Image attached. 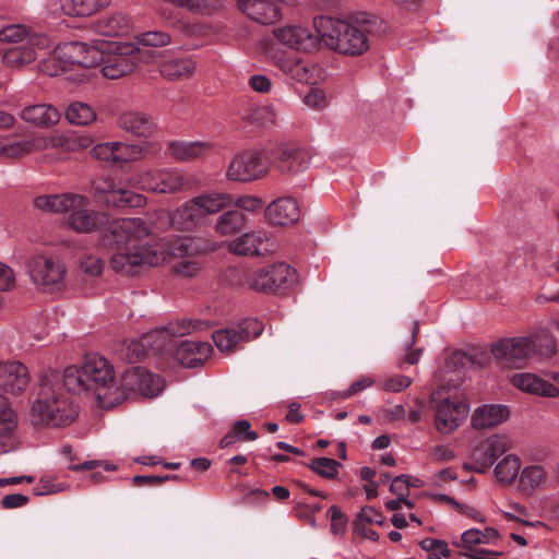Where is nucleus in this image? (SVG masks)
Here are the masks:
<instances>
[{
	"label": "nucleus",
	"mask_w": 559,
	"mask_h": 559,
	"mask_svg": "<svg viewBox=\"0 0 559 559\" xmlns=\"http://www.w3.org/2000/svg\"><path fill=\"white\" fill-rule=\"evenodd\" d=\"M103 228V243L118 247L111 255L110 265L114 271L126 275L138 274L146 266L160 265L171 255L188 252V239L171 242L167 238H160L145 245L133 243L148 235L145 222L138 217L108 219Z\"/></svg>",
	"instance_id": "nucleus-1"
},
{
	"label": "nucleus",
	"mask_w": 559,
	"mask_h": 559,
	"mask_svg": "<svg viewBox=\"0 0 559 559\" xmlns=\"http://www.w3.org/2000/svg\"><path fill=\"white\" fill-rule=\"evenodd\" d=\"M62 383L69 392H93L104 408H111L124 401L123 390H119L115 381L111 364L98 354H87L80 365L67 367Z\"/></svg>",
	"instance_id": "nucleus-2"
},
{
	"label": "nucleus",
	"mask_w": 559,
	"mask_h": 559,
	"mask_svg": "<svg viewBox=\"0 0 559 559\" xmlns=\"http://www.w3.org/2000/svg\"><path fill=\"white\" fill-rule=\"evenodd\" d=\"M321 40L331 49L348 56H359L369 48V36L384 31L376 15L359 12L347 20L320 16L314 19Z\"/></svg>",
	"instance_id": "nucleus-3"
},
{
	"label": "nucleus",
	"mask_w": 559,
	"mask_h": 559,
	"mask_svg": "<svg viewBox=\"0 0 559 559\" xmlns=\"http://www.w3.org/2000/svg\"><path fill=\"white\" fill-rule=\"evenodd\" d=\"M79 411L72 400L62 391L55 371L40 379V388L31 406V419L38 427H66L78 417Z\"/></svg>",
	"instance_id": "nucleus-4"
},
{
	"label": "nucleus",
	"mask_w": 559,
	"mask_h": 559,
	"mask_svg": "<svg viewBox=\"0 0 559 559\" xmlns=\"http://www.w3.org/2000/svg\"><path fill=\"white\" fill-rule=\"evenodd\" d=\"M34 203L41 211L67 215L69 226L78 233H92L108 223L105 213L88 210V199L82 194L40 195Z\"/></svg>",
	"instance_id": "nucleus-5"
},
{
	"label": "nucleus",
	"mask_w": 559,
	"mask_h": 559,
	"mask_svg": "<svg viewBox=\"0 0 559 559\" xmlns=\"http://www.w3.org/2000/svg\"><path fill=\"white\" fill-rule=\"evenodd\" d=\"M0 43L11 44L4 50L2 62L11 69H21L34 62L38 52L51 46L49 36L21 25L10 24L0 29Z\"/></svg>",
	"instance_id": "nucleus-6"
},
{
	"label": "nucleus",
	"mask_w": 559,
	"mask_h": 559,
	"mask_svg": "<svg viewBox=\"0 0 559 559\" xmlns=\"http://www.w3.org/2000/svg\"><path fill=\"white\" fill-rule=\"evenodd\" d=\"M100 40L67 41L59 44L50 58L45 60L40 70L49 76L60 75L74 67L88 69L99 64Z\"/></svg>",
	"instance_id": "nucleus-7"
},
{
	"label": "nucleus",
	"mask_w": 559,
	"mask_h": 559,
	"mask_svg": "<svg viewBox=\"0 0 559 559\" xmlns=\"http://www.w3.org/2000/svg\"><path fill=\"white\" fill-rule=\"evenodd\" d=\"M231 204L233 197L228 193L218 191L201 193L173 212L171 225L178 230H193L203 225L209 215L222 213Z\"/></svg>",
	"instance_id": "nucleus-8"
},
{
	"label": "nucleus",
	"mask_w": 559,
	"mask_h": 559,
	"mask_svg": "<svg viewBox=\"0 0 559 559\" xmlns=\"http://www.w3.org/2000/svg\"><path fill=\"white\" fill-rule=\"evenodd\" d=\"M207 328V323L200 320H180L170 322L164 329L156 330L142 340V343L132 341L121 344L119 356L127 362H136L144 356V347L151 346L155 352L165 350L171 343L173 336H183L193 331Z\"/></svg>",
	"instance_id": "nucleus-9"
},
{
	"label": "nucleus",
	"mask_w": 559,
	"mask_h": 559,
	"mask_svg": "<svg viewBox=\"0 0 559 559\" xmlns=\"http://www.w3.org/2000/svg\"><path fill=\"white\" fill-rule=\"evenodd\" d=\"M537 341H543L546 355L556 353L555 338L547 333L535 337L519 336L501 338L491 345V354L503 367L519 368L537 352Z\"/></svg>",
	"instance_id": "nucleus-10"
},
{
	"label": "nucleus",
	"mask_w": 559,
	"mask_h": 559,
	"mask_svg": "<svg viewBox=\"0 0 559 559\" xmlns=\"http://www.w3.org/2000/svg\"><path fill=\"white\" fill-rule=\"evenodd\" d=\"M99 60L100 72L104 78L118 80L133 72L140 61V49L133 43L100 40Z\"/></svg>",
	"instance_id": "nucleus-11"
},
{
	"label": "nucleus",
	"mask_w": 559,
	"mask_h": 559,
	"mask_svg": "<svg viewBox=\"0 0 559 559\" xmlns=\"http://www.w3.org/2000/svg\"><path fill=\"white\" fill-rule=\"evenodd\" d=\"M275 151L273 142L265 143L260 148L241 152L230 160L226 177L233 181L248 182L263 177L270 165V157Z\"/></svg>",
	"instance_id": "nucleus-12"
},
{
	"label": "nucleus",
	"mask_w": 559,
	"mask_h": 559,
	"mask_svg": "<svg viewBox=\"0 0 559 559\" xmlns=\"http://www.w3.org/2000/svg\"><path fill=\"white\" fill-rule=\"evenodd\" d=\"M128 183L162 194L176 193L191 187L189 177L178 169H148L130 177Z\"/></svg>",
	"instance_id": "nucleus-13"
},
{
	"label": "nucleus",
	"mask_w": 559,
	"mask_h": 559,
	"mask_svg": "<svg viewBox=\"0 0 559 559\" xmlns=\"http://www.w3.org/2000/svg\"><path fill=\"white\" fill-rule=\"evenodd\" d=\"M27 272L35 285L51 292L62 286L66 266L58 258L35 255L27 263Z\"/></svg>",
	"instance_id": "nucleus-14"
},
{
	"label": "nucleus",
	"mask_w": 559,
	"mask_h": 559,
	"mask_svg": "<svg viewBox=\"0 0 559 559\" xmlns=\"http://www.w3.org/2000/svg\"><path fill=\"white\" fill-rule=\"evenodd\" d=\"M262 331L263 325L260 321L247 319L237 328H229L215 331L212 334V338L214 344L221 352L231 353L241 343L258 337L262 333Z\"/></svg>",
	"instance_id": "nucleus-15"
},
{
	"label": "nucleus",
	"mask_w": 559,
	"mask_h": 559,
	"mask_svg": "<svg viewBox=\"0 0 559 559\" xmlns=\"http://www.w3.org/2000/svg\"><path fill=\"white\" fill-rule=\"evenodd\" d=\"M164 388V380L140 367H132L124 371L120 381L119 390H123L124 400L131 392H139L144 396H155Z\"/></svg>",
	"instance_id": "nucleus-16"
},
{
	"label": "nucleus",
	"mask_w": 559,
	"mask_h": 559,
	"mask_svg": "<svg viewBox=\"0 0 559 559\" xmlns=\"http://www.w3.org/2000/svg\"><path fill=\"white\" fill-rule=\"evenodd\" d=\"M273 34L282 45L305 52L317 50L322 41L316 26L312 31L302 25H285L275 28Z\"/></svg>",
	"instance_id": "nucleus-17"
},
{
	"label": "nucleus",
	"mask_w": 559,
	"mask_h": 559,
	"mask_svg": "<svg viewBox=\"0 0 559 559\" xmlns=\"http://www.w3.org/2000/svg\"><path fill=\"white\" fill-rule=\"evenodd\" d=\"M509 448V441L506 437L492 436L479 442L472 451L473 463H464L463 467L467 471L484 473L493 462L502 455Z\"/></svg>",
	"instance_id": "nucleus-18"
},
{
	"label": "nucleus",
	"mask_w": 559,
	"mask_h": 559,
	"mask_svg": "<svg viewBox=\"0 0 559 559\" xmlns=\"http://www.w3.org/2000/svg\"><path fill=\"white\" fill-rule=\"evenodd\" d=\"M468 413L469 405L465 401L441 400L436 405L437 430L443 435L453 432L464 423Z\"/></svg>",
	"instance_id": "nucleus-19"
},
{
	"label": "nucleus",
	"mask_w": 559,
	"mask_h": 559,
	"mask_svg": "<svg viewBox=\"0 0 559 559\" xmlns=\"http://www.w3.org/2000/svg\"><path fill=\"white\" fill-rule=\"evenodd\" d=\"M230 252L238 255H263L275 251L276 245L269 233L252 230L242 234L228 245Z\"/></svg>",
	"instance_id": "nucleus-20"
},
{
	"label": "nucleus",
	"mask_w": 559,
	"mask_h": 559,
	"mask_svg": "<svg viewBox=\"0 0 559 559\" xmlns=\"http://www.w3.org/2000/svg\"><path fill=\"white\" fill-rule=\"evenodd\" d=\"M275 151L272 155H277L276 167L283 174H297L308 168L310 154L300 147L289 144L273 143Z\"/></svg>",
	"instance_id": "nucleus-21"
},
{
	"label": "nucleus",
	"mask_w": 559,
	"mask_h": 559,
	"mask_svg": "<svg viewBox=\"0 0 559 559\" xmlns=\"http://www.w3.org/2000/svg\"><path fill=\"white\" fill-rule=\"evenodd\" d=\"M31 383L27 367L20 361L0 362V389L12 395L23 393Z\"/></svg>",
	"instance_id": "nucleus-22"
},
{
	"label": "nucleus",
	"mask_w": 559,
	"mask_h": 559,
	"mask_svg": "<svg viewBox=\"0 0 559 559\" xmlns=\"http://www.w3.org/2000/svg\"><path fill=\"white\" fill-rule=\"evenodd\" d=\"M238 8L260 24H273L282 17L277 3L271 0H238Z\"/></svg>",
	"instance_id": "nucleus-23"
},
{
	"label": "nucleus",
	"mask_w": 559,
	"mask_h": 559,
	"mask_svg": "<svg viewBox=\"0 0 559 559\" xmlns=\"http://www.w3.org/2000/svg\"><path fill=\"white\" fill-rule=\"evenodd\" d=\"M277 67L286 76L305 84L311 83L318 74L316 64L296 56L280 58Z\"/></svg>",
	"instance_id": "nucleus-24"
},
{
	"label": "nucleus",
	"mask_w": 559,
	"mask_h": 559,
	"mask_svg": "<svg viewBox=\"0 0 559 559\" xmlns=\"http://www.w3.org/2000/svg\"><path fill=\"white\" fill-rule=\"evenodd\" d=\"M212 352L207 342L187 340L182 341L176 348V359L187 368H195L202 365Z\"/></svg>",
	"instance_id": "nucleus-25"
},
{
	"label": "nucleus",
	"mask_w": 559,
	"mask_h": 559,
	"mask_svg": "<svg viewBox=\"0 0 559 559\" xmlns=\"http://www.w3.org/2000/svg\"><path fill=\"white\" fill-rule=\"evenodd\" d=\"M299 206L293 198H280L270 203L265 216L270 223L280 226L290 225L299 218Z\"/></svg>",
	"instance_id": "nucleus-26"
},
{
	"label": "nucleus",
	"mask_w": 559,
	"mask_h": 559,
	"mask_svg": "<svg viewBox=\"0 0 559 559\" xmlns=\"http://www.w3.org/2000/svg\"><path fill=\"white\" fill-rule=\"evenodd\" d=\"M511 382L515 388L531 394L547 397H556L559 395V388L556 384L534 373H515L512 376Z\"/></svg>",
	"instance_id": "nucleus-27"
},
{
	"label": "nucleus",
	"mask_w": 559,
	"mask_h": 559,
	"mask_svg": "<svg viewBox=\"0 0 559 559\" xmlns=\"http://www.w3.org/2000/svg\"><path fill=\"white\" fill-rule=\"evenodd\" d=\"M118 126L126 132L139 136L148 138L156 132L154 119L140 111H127L120 115Z\"/></svg>",
	"instance_id": "nucleus-28"
},
{
	"label": "nucleus",
	"mask_w": 559,
	"mask_h": 559,
	"mask_svg": "<svg viewBox=\"0 0 559 559\" xmlns=\"http://www.w3.org/2000/svg\"><path fill=\"white\" fill-rule=\"evenodd\" d=\"M131 28L130 16L119 11L104 15L94 23V31L99 35L108 37L128 35Z\"/></svg>",
	"instance_id": "nucleus-29"
},
{
	"label": "nucleus",
	"mask_w": 559,
	"mask_h": 559,
	"mask_svg": "<svg viewBox=\"0 0 559 559\" xmlns=\"http://www.w3.org/2000/svg\"><path fill=\"white\" fill-rule=\"evenodd\" d=\"M247 226V217L238 209H225L216 218L213 229L221 237L240 234Z\"/></svg>",
	"instance_id": "nucleus-30"
},
{
	"label": "nucleus",
	"mask_w": 559,
	"mask_h": 559,
	"mask_svg": "<svg viewBox=\"0 0 559 559\" xmlns=\"http://www.w3.org/2000/svg\"><path fill=\"white\" fill-rule=\"evenodd\" d=\"M21 118L35 127L49 128L59 122L60 112L52 105L36 104L25 107Z\"/></svg>",
	"instance_id": "nucleus-31"
},
{
	"label": "nucleus",
	"mask_w": 559,
	"mask_h": 559,
	"mask_svg": "<svg viewBox=\"0 0 559 559\" xmlns=\"http://www.w3.org/2000/svg\"><path fill=\"white\" fill-rule=\"evenodd\" d=\"M510 412L503 405H483L477 407L472 416V426L475 429H487L502 424L508 419Z\"/></svg>",
	"instance_id": "nucleus-32"
},
{
	"label": "nucleus",
	"mask_w": 559,
	"mask_h": 559,
	"mask_svg": "<svg viewBox=\"0 0 559 559\" xmlns=\"http://www.w3.org/2000/svg\"><path fill=\"white\" fill-rule=\"evenodd\" d=\"M213 146L209 142L173 141L168 144V153L177 160L189 162L211 153Z\"/></svg>",
	"instance_id": "nucleus-33"
},
{
	"label": "nucleus",
	"mask_w": 559,
	"mask_h": 559,
	"mask_svg": "<svg viewBox=\"0 0 559 559\" xmlns=\"http://www.w3.org/2000/svg\"><path fill=\"white\" fill-rule=\"evenodd\" d=\"M111 0H58L59 13L67 16H91L107 8Z\"/></svg>",
	"instance_id": "nucleus-34"
},
{
	"label": "nucleus",
	"mask_w": 559,
	"mask_h": 559,
	"mask_svg": "<svg viewBox=\"0 0 559 559\" xmlns=\"http://www.w3.org/2000/svg\"><path fill=\"white\" fill-rule=\"evenodd\" d=\"M197 67L191 57H176L159 64L160 74L168 80H183L192 75Z\"/></svg>",
	"instance_id": "nucleus-35"
},
{
	"label": "nucleus",
	"mask_w": 559,
	"mask_h": 559,
	"mask_svg": "<svg viewBox=\"0 0 559 559\" xmlns=\"http://www.w3.org/2000/svg\"><path fill=\"white\" fill-rule=\"evenodd\" d=\"M238 282L240 285L248 286L257 292L271 293V278L269 280V267L264 266L258 270L239 269L237 270Z\"/></svg>",
	"instance_id": "nucleus-36"
},
{
	"label": "nucleus",
	"mask_w": 559,
	"mask_h": 559,
	"mask_svg": "<svg viewBox=\"0 0 559 559\" xmlns=\"http://www.w3.org/2000/svg\"><path fill=\"white\" fill-rule=\"evenodd\" d=\"M269 280L271 278V293L286 288L288 285L296 282V271L284 262L267 265Z\"/></svg>",
	"instance_id": "nucleus-37"
},
{
	"label": "nucleus",
	"mask_w": 559,
	"mask_h": 559,
	"mask_svg": "<svg viewBox=\"0 0 559 559\" xmlns=\"http://www.w3.org/2000/svg\"><path fill=\"white\" fill-rule=\"evenodd\" d=\"M64 116L69 123L75 126H87L96 119L94 108L91 105L81 102L70 104Z\"/></svg>",
	"instance_id": "nucleus-38"
},
{
	"label": "nucleus",
	"mask_w": 559,
	"mask_h": 559,
	"mask_svg": "<svg viewBox=\"0 0 559 559\" xmlns=\"http://www.w3.org/2000/svg\"><path fill=\"white\" fill-rule=\"evenodd\" d=\"M32 152H37L35 136L0 145V158L17 159Z\"/></svg>",
	"instance_id": "nucleus-39"
},
{
	"label": "nucleus",
	"mask_w": 559,
	"mask_h": 559,
	"mask_svg": "<svg viewBox=\"0 0 559 559\" xmlns=\"http://www.w3.org/2000/svg\"><path fill=\"white\" fill-rule=\"evenodd\" d=\"M17 427V415L9 400L0 394V438L12 436Z\"/></svg>",
	"instance_id": "nucleus-40"
},
{
	"label": "nucleus",
	"mask_w": 559,
	"mask_h": 559,
	"mask_svg": "<svg viewBox=\"0 0 559 559\" xmlns=\"http://www.w3.org/2000/svg\"><path fill=\"white\" fill-rule=\"evenodd\" d=\"M521 467L520 459L516 455L509 454L500 461L496 468V476L502 484H511L519 475Z\"/></svg>",
	"instance_id": "nucleus-41"
},
{
	"label": "nucleus",
	"mask_w": 559,
	"mask_h": 559,
	"mask_svg": "<svg viewBox=\"0 0 559 559\" xmlns=\"http://www.w3.org/2000/svg\"><path fill=\"white\" fill-rule=\"evenodd\" d=\"M37 152L47 148H61L72 151L75 147V140L70 134H55L51 136H35Z\"/></svg>",
	"instance_id": "nucleus-42"
},
{
	"label": "nucleus",
	"mask_w": 559,
	"mask_h": 559,
	"mask_svg": "<svg viewBox=\"0 0 559 559\" xmlns=\"http://www.w3.org/2000/svg\"><path fill=\"white\" fill-rule=\"evenodd\" d=\"M146 198L126 189L118 188L111 199H107V204L115 207H141L145 205Z\"/></svg>",
	"instance_id": "nucleus-43"
},
{
	"label": "nucleus",
	"mask_w": 559,
	"mask_h": 559,
	"mask_svg": "<svg viewBox=\"0 0 559 559\" xmlns=\"http://www.w3.org/2000/svg\"><path fill=\"white\" fill-rule=\"evenodd\" d=\"M499 537V533L493 527H486L484 531L472 528L462 534V547L474 544H490Z\"/></svg>",
	"instance_id": "nucleus-44"
},
{
	"label": "nucleus",
	"mask_w": 559,
	"mask_h": 559,
	"mask_svg": "<svg viewBox=\"0 0 559 559\" xmlns=\"http://www.w3.org/2000/svg\"><path fill=\"white\" fill-rule=\"evenodd\" d=\"M115 156L114 164H126L140 159L143 155V148L136 144L123 142H114Z\"/></svg>",
	"instance_id": "nucleus-45"
},
{
	"label": "nucleus",
	"mask_w": 559,
	"mask_h": 559,
	"mask_svg": "<svg viewBox=\"0 0 559 559\" xmlns=\"http://www.w3.org/2000/svg\"><path fill=\"white\" fill-rule=\"evenodd\" d=\"M165 19L169 22L171 26L176 27L185 36L190 38H203L206 37L210 33V28L206 25L200 23H191L183 19Z\"/></svg>",
	"instance_id": "nucleus-46"
},
{
	"label": "nucleus",
	"mask_w": 559,
	"mask_h": 559,
	"mask_svg": "<svg viewBox=\"0 0 559 559\" xmlns=\"http://www.w3.org/2000/svg\"><path fill=\"white\" fill-rule=\"evenodd\" d=\"M546 480V471L540 465L526 466L520 476V484L524 490L534 489Z\"/></svg>",
	"instance_id": "nucleus-47"
},
{
	"label": "nucleus",
	"mask_w": 559,
	"mask_h": 559,
	"mask_svg": "<svg viewBox=\"0 0 559 559\" xmlns=\"http://www.w3.org/2000/svg\"><path fill=\"white\" fill-rule=\"evenodd\" d=\"M341 464L329 457H318L314 459L310 464L309 467L311 471L317 473L319 476L324 478H335L337 475V468Z\"/></svg>",
	"instance_id": "nucleus-48"
},
{
	"label": "nucleus",
	"mask_w": 559,
	"mask_h": 559,
	"mask_svg": "<svg viewBox=\"0 0 559 559\" xmlns=\"http://www.w3.org/2000/svg\"><path fill=\"white\" fill-rule=\"evenodd\" d=\"M331 519V532L334 536H343L347 528L348 518L336 506L330 507L326 512Z\"/></svg>",
	"instance_id": "nucleus-49"
},
{
	"label": "nucleus",
	"mask_w": 559,
	"mask_h": 559,
	"mask_svg": "<svg viewBox=\"0 0 559 559\" xmlns=\"http://www.w3.org/2000/svg\"><path fill=\"white\" fill-rule=\"evenodd\" d=\"M178 7L186 8L193 13L210 14L216 7V0H170Z\"/></svg>",
	"instance_id": "nucleus-50"
},
{
	"label": "nucleus",
	"mask_w": 559,
	"mask_h": 559,
	"mask_svg": "<svg viewBox=\"0 0 559 559\" xmlns=\"http://www.w3.org/2000/svg\"><path fill=\"white\" fill-rule=\"evenodd\" d=\"M139 43L148 47H164L171 43V37L162 31H150L139 36Z\"/></svg>",
	"instance_id": "nucleus-51"
},
{
	"label": "nucleus",
	"mask_w": 559,
	"mask_h": 559,
	"mask_svg": "<svg viewBox=\"0 0 559 559\" xmlns=\"http://www.w3.org/2000/svg\"><path fill=\"white\" fill-rule=\"evenodd\" d=\"M81 270L90 276H98L104 269L103 260L90 253H83L80 258Z\"/></svg>",
	"instance_id": "nucleus-52"
},
{
	"label": "nucleus",
	"mask_w": 559,
	"mask_h": 559,
	"mask_svg": "<svg viewBox=\"0 0 559 559\" xmlns=\"http://www.w3.org/2000/svg\"><path fill=\"white\" fill-rule=\"evenodd\" d=\"M361 523L367 524H379L383 523L382 514L372 507H365L357 514V518L353 522V527H361Z\"/></svg>",
	"instance_id": "nucleus-53"
},
{
	"label": "nucleus",
	"mask_w": 559,
	"mask_h": 559,
	"mask_svg": "<svg viewBox=\"0 0 559 559\" xmlns=\"http://www.w3.org/2000/svg\"><path fill=\"white\" fill-rule=\"evenodd\" d=\"M305 104L313 109L320 110L328 106L325 93L318 87H311L304 98Z\"/></svg>",
	"instance_id": "nucleus-54"
},
{
	"label": "nucleus",
	"mask_w": 559,
	"mask_h": 559,
	"mask_svg": "<svg viewBox=\"0 0 559 559\" xmlns=\"http://www.w3.org/2000/svg\"><path fill=\"white\" fill-rule=\"evenodd\" d=\"M412 384L407 376H393L382 381L381 388L388 392H402Z\"/></svg>",
	"instance_id": "nucleus-55"
},
{
	"label": "nucleus",
	"mask_w": 559,
	"mask_h": 559,
	"mask_svg": "<svg viewBox=\"0 0 559 559\" xmlns=\"http://www.w3.org/2000/svg\"><path fill=\"white\" fill-rule=\"evenodd\" d=\"M200 270V264L193 260H183L174 265L175 274L182 277H193Z\"/></svg>",
	"instance_id": "nucleus-56"
},
{
	"label": "nucleus",
	"mask_w": 559,
	"mask_h": 559,
	"mask_svg": "<svg viewBox=\"0 0 559 559\" xmlns=\"http://www.w3.org/2000/svg\"><path fill=\"white\" fill-rule=\"evenodd\" d=\"M92 155L103 162L114 163L115 145L114 142H105L95 145L92 148Z\"/></svg>",
	"instance_id": "nucleus-57"
},
{
	"label": "nucleus",
	"mask_w": 559,
	"mask_h": 559,
	"mask_svg": "<svg viewBox=\"0 0 559 559\" xmlns=\"http://www.w3.org/2000/svg\"><path fill=\"white\" fill-rule=\"evenodd\" d=\"M94 189L97 193L105 194V201L114 197V192H117L118 188L115 181L110 177H102L94 181Z\"/></svg>",
	"instance_id": "nucleus-58"
},
{
	"label": "nucleus",
	"mask_w": 559,
	"mask_h": 559,
	"mask_svg": "<svg viewBox=\"0 0 559 559\" xmlns=\"http://www.w3.org/2000/svg\"><path fill=\"white\" fill-rule=\"evenodd\" d=\"M64 489V487L56 483L55 479L49 477H43L39 480V486L35 488V495L44 496L60 492Z\"/></svg>",
	"instance_id": "nucleus-59"
},
{
	"label": "nucleus",
	"mask_w": 559,
	"mask_h": 559,
	"mask_svg": "<svg viewBox=\"0 0 559 559\" xmlns=\"http://www.w3.org/2000/svg\"><path fill=\"white\" fill-rule=\"evenodd\" d=\"M250 428H251V424L246 419H241V420H237L234 424L233 430L235 431V433H237L239 436L240 441L257 440L258 433L252 431Z\"/></svg>",
	"instance_id": "nucleus-60"
},
{
	"label": "nucleus",
	"mask_w": 559,
	"mask_h": 559,
	"mask_svg": "<svg viewBox=\"0 0 559 559\" xmlns=\"http://www.w3.org/2000/svg\"><path fill=\"white\" fill-rule=\"evenodd\" d=\"M235 209L245 210L249 212H254L262 207V201L259 198L251 195H243L238 198L236 201L233 200V204Z\"/></svg>",
	"instance_id": "nucleus-61"
},
{
	"label": "nucleus",
	"mask_w": 559,
	"mask_h": 559,
	"mask_svg": "<svg viewBox=\"0 0 559 559\" xmlns=\"http://www.w3.org/2000/svg\"><path fill=\"white\" fill-rule=\"evenodd\" d=\"M420 546L427 552H431L432 550H437L442 555L450 556L451 550L449 549L448 544L441 539L435 538H425L420 542Z\"/></svg>",
	"instance_id": "nucleus-62"
},
{
	"label": "nucleus",
	"mask_w": 559,
	"mask_h": 559,
	"mask_svg": "<svg viewBox=\"0 0 559 559\" xmlns=\"http://www.w3.org/2000/svg\"><path fill=\"white\" fill-rule=\"evenodd\" d=\"M29 499L27 496L22 493L7 495L1 500L3 509H16L22 508L28 503Z\"/></svg>",
	"instance_id": "nucleus-63"
},
{
	"label": "nucleus",
	"mask_w": 559,
	"mask_h": 559,
	"mask_svg": "<svg viewBox=\"0 0 559 559\" xmlns=\"http://www.w3.org/2000/svg\"><path fill=\"white\" fill-rule=\"evenodd\" d=\"M408 476L400 475L392 479L390 490L397 497L405 498L408 495Z\"/></svg>",
	"instance_id": "nucleus-64"
}]
</instances>
